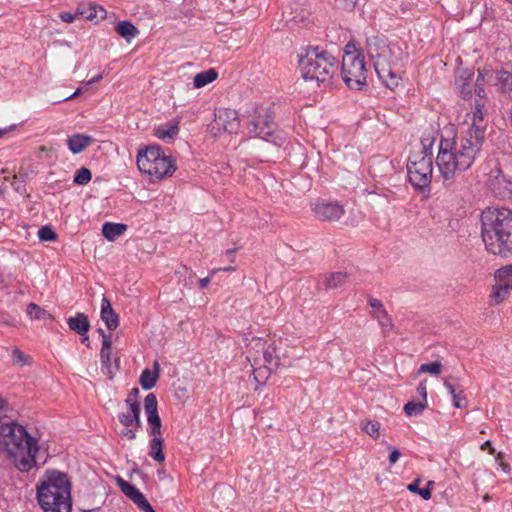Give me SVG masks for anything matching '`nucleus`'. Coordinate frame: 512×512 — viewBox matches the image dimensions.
<instances>
[{
	"label": "nucleus",
	"instance_id": "f257e3e1",
	"mask_svg": "<svg viewBox=\"0 0 512 512\" xmlns=\"http://www.w3.org/2000/svg\"><path fill=\"white\" fill-rule=\"evenodd\" d=\"M481 100L466 114L459 137H442L436 164L444 181H452L471 167L482 147L486 122Z\"/></svg>",
	"mask_w": 512,
	"mask_h": 512
},
{
	"label": "nucleus",
	"instance_id": "f03ea898",
	"mask_svg": "<svg viewBox=\"0 0 512 512\" xmlns=\"http://www.w3.org/2000/svg\"><path fill=\"white\" fill-rule=\"evenodd\" d=\"M481 236L490 253L512 255V210L504 207L485 209L481 213Z\"/></svg>",
	"mask_w": 512,
	"mask_h": 512
},
{
	"label": "nucleus",
	"instance_id": "7ed1b4c3",
	"mask_svg": "<svg viewBox=\"0 0 512 512\" xmlns=\"http://www.w3.org/2000/svg\"><path fill=\"white\" fill-rule=\"evenodd\" d=\"M0 446L5 449L20 471H29L38 464L36 441L24 426L14 421L1 424Z\"/></svg>",
	"mask_w": 512,
	"mask_h": 512
},
{
	"label": "nucleus",
	"instance_id": "20e7f679",
	"mask_svg": "<svg viewBox=\"0 0 512 512\" xmlns=\"http://www.w3.org/2000/svg\"><path fill=\"white\" fill-rule=\"evenodd\" d=\"M366 48L379 79L390 89L398 87L401 81L399 66L403 58L402 49L379 36L369 37Z\"/></svg>",
	"mask_w": 512,
	"mask_h": 512
},
{
	"label": "nucleus",
	"instance_id": "39448f33",
	"mask_svg": "<svg viewBox=\"0 0 512 512\" xmlns=\"http://www.w3.org/2000/svg\"><path fill=\"white\" fill-rule=\"evenodd\" d=\"M37 499L44 512H71V482L67 474L46 471L37 484Z\"/></svg>",
	"mask_w": 512,
	"mask_h": 512
},
{
	"label": "nucleus",
	"instance_id": "423d86ee",
	"mask_svg": "<svg viewBox=\"0 0 512 512\" xmlns=\"http://www.w3.org/2000/svg\"><path fill=\"white\" fill-rule=\"evenodd\" d=\"M286 350L277 347L275 341H268L260 337H253L247 345V360L253 368L254 378H267L272 369L289 365Z\"/></svg>",
	"mask_w": 512,
	"mask_h": 512
},
{
	"label": "nucleus",
	"instance_id": "0eeeda50",
	"mask_svg": "<svg viewBox=\"0 0 512 512\" xmlns=\"http://www.w3.org/2000/svg\"><path fill=\"white\" fill-rule=\"evenodd\" d=\"M302 76L307 81L316 82L318 85L330 83L337 70L336 58L320 47H310L299 60Z\"/></svg>",
	"mask_w": 512,
	"mask_h": 512
},
{
	"label": "nucleus",
	"instance_id": "6e6552de",
	"mask_svg": "<svg viewBox=\"0 0 512 512\" xmlns=\"http://www.w3.org/2000/svg\"><path fill=\"white\" fill-rule=\"evenodd\" d=\"M137 166L151 182L170 177L176 171L175 159L166 155L157 145H150L138 151Z\"/></svg>",
	"mask_w": 512,
	"mask_h": 512
},
{
	"label": "nucleus",
	"instance_id": "1a4fd4ad",
	"mask_svg": "<svg viewBox=\"0 0 512 512\" xmlns=\"http://www.w3.org/2000/svg\"><path fill=\"white\" fill-rule=\"evenodd\" d=\"M342 79L350 89L360 90L366 85V66L361 51L348 44L342 57Z\"/></svg>",
	"mask_w": 512,
	"mask_h": 512
},
{
	"label": "nucleus",
	"instance_id": "9d476101",
	"mask_svg": "<svg viewBox=\"0 0 512 512\" xmlns=\"http://www.w3.org/2000/svg\"><path fill=\"white\" fill-rule=\"evenodd\" d=\"M409 181L417 189H424L431 183L433 153H412L407 164Z\"/></svg>",
	"mask_w": 512,
	"mask_h": 512
},
{
	"label": "nucleus",
	"instance_id": "9b49d317",
	"mask_svg": "<svg viewBox=\"0 0 512 512\" xmlns=\"http://www.w3.org/2000/svg\"><path fill=\"white\" fill-rule=\"evenodd\" d=\"M482 82L492 85H500L503 92L509 93L512 96V71H494L488 68L478 70L475 92L480 98L484 97V88L482 87Z\"/></svg>",
	"mask_w": 512,
	"mask_h": 512
},
{
	"label": "nucleus",
	"instance_id": "f8f14e48",
	"mask_svg": "<svg viewBox=\"0 0 512 512\" xmlns=\"http://www.w3.org/2000/svg\"><path fill=\"white\" fill-rule=\"evenodd\" d=\"M240 127V121L236 110L219 108L215 111L214 120L208 125V131L219 137L223 133H236Z\"/></svg>",
	"mask_w": 512,
	"mask_h": 512
},
{
	"label": "nucleus",
	"instance_id": "ddd939ff",
	"mask_svg": "<svg viewBox=\"0 0 512 512\" xmlns=\"http://www.w3.org/2000/svg\"><path fill=\"white\" fill-rule=\"evenodd\" d=\"M158 402L155 394L149 393L144 400V409L147 415L149 425V434L152 436H161V419L157 411Z\"/></svg>",
	"mask_w": 512,
	"mask_h": 512
},
{
	"label": "nucleus",
	"instance_id": "4468645a",
	"mask_svg": "<svg viewBox=\"0 0 512 512\" xmlns=\"http://www.w3.org/2000/svg\"><path fill=\"white\" fill-rule=\"evenodd\" d=\"M312 210L323 221H336L344 214L343 207L338 203L316 202L312 204Z\"/></svg>",
	"mask_w": 512,
	"mask_h": 512
},
{
	"label": "nucleus",
	"instance_id": "2eb2a0df",
	"mask_svg": "<svg viewBox=\"0 0 512 512\" xmlns=\"http://www.w3.org/2000/svg\"><path fill=\"white\" fill-rule=\"evenodd\" d=\"M368 303L372 308L371 316L377 320L383 332H390L394 329V323L391 316L388 314L383 303L375 298L370 297Z\"/></svg>",
	"mask_w": 512,
	"mask_h": 512
},
{
	"label": "nucleus",
	"instance_id": "dca6fc26",
	"mask_svg": "<svg viewBox=\"0 0 512 512\" xmlns=\"http://www.w3.org/2000/svg\"><path fill=\"white\" fill-rule=\"evenodd\" d=\"M101 319L110 331L117 329L119 325V316L115 313L109 299L105 296L101 300Z\"/></svg>",
	"mask_w": 512,
	"mask_h": 512
},
{
	"label": "nucleus",
	"instance_id": "f3484780",
	"mask_svg": "<svg viewBox=\"0 0 512 512\" xmlns=\"http://www.w3.org/2000/svg\"><path fill=\"white\" fill-rule=\"evenodd\" d=\"M111 346V337H104V340L102 341V347L100 350V359L102 370L110 377V379H112L115 374V369L113 368L111 362Z\"/></svg>",
	"mask_w": 512,
	"mask_h": 512
},
{
	"label": "nucleus",
	"instance_id": "a211bd4d",
	"mask_svg": "<svg viewBox=\"0 0 512 512\" xmlns=\"http://www.w3.org/2000/svg\"><path fill=\"white\" fill-rule=\"evenodd\" d=\"M128 411L124 413H120L118 415L119 422L124 427H135L141 428L142 422L140 419V406H135L131 404V406H127Z\"/></svg>",
	"mask_w": 512,
	"mask_h": 512
},
{
	"label": "nucleus",
	"instance_id": "6ab92c4d",
	"mask_svg": "<svg viewBox=\"0 0 512 512\" xmlns=\"http://www.w3.org/2000/svg\"><path fill=\"white\" fill-rule=\"evenodd\" d=\"M67 324L73 332L81 336L87 334L90 329L88 316L81 312L77 313L75 316L69 317Z\"/></svg>",
	"mask_w": 512,
	"mask_h": 512
},
{
	"label": "nucleus",
	"instance_id": "aec40b11",
	"mask_svg": "<svg viewBox=\"0 0 512 512\" xmlns=\"http://www.w3.org/2000/svg\"><path fill=\"white\" fill-rule=\"evenodd\" d=\"M92 140V137L78 133L67 139V145L73 154H78L87 148L91 144Z\"/></svg>",
	"mask_w": 512,
	"mask_h": 512
},
{
	"label": "nucleus",
	"instance_id": "412c9836",
	"mask_svg": "<svg viewBox=\"0 0 512 512\" xmlns=\"http://www.w3.org/2000/svg\"><path fill=\"white\" fill-rule=\"evenodd\" d=\"M179 133V123L172 121L154 129V135L163 141H171Z\"/></svg>",
	"mask_w": 512,
	"mask_h": 512
},
{
	"label": "nucleus",
	"instance_id": "4be33fe9",
	"mask_svg": "<svg viewBox=\"0 0 512 512\" xmlns=\"http://www.w3.org/2000/svg\"><path fill=\"white\" fill-rule=\"evenodd\" d=\"M249 131L251 134L257 137L266 139L269 135L272 134L273 128L270 122L258 117L257 119L251 122L249 126Z\"/></svg>",
	"mask_w": 512,
	"mask_h": 512
},
{
	"label": "nucleus",
	"instance_id": "5701e85b",
	"mask_svg": "<svg viewBox=\"0 0 512 512\" xmlns=\"http://www.w3.org/2000/svg\"><path fill=\"white\" fill-rule=\"evenodd\" d=\"M154 371L145 369L140 375L139 382L143 389L149 390L156 385L159 377L160 366L158 362H154Z\"/></svg>",
	"mask_w": 512,
	"mask_h": 512
},
{
	"label": "nucleus",
	"instance_id": "b1692460",
	"mask_svg": "<svg viewBox=\"0 0 512 512\" xmlns=\"http://www.w3.org/2000/svg\"><path fill=\"white\" fill-rule=\"evenodd\" d=\"M127 225L121 223L106 222L102 226V234L108 241H115L124 234Z\"/></svg>",
	"mask_w": 512,
	"mask_h": 512
},
{
	"label": "nucleus",
	"instance_id": "393cba45",
	"mask_svg": "<svg viewBox=\"0 0 512 512\" xmlns=\"http://www.w3.org/2000/svg\"><path fill=\"white\" fill-rule=\"evenodd\" d=\"M509 293L510 289L508 287H506L502 282H496V284L492 287V291L489 296V305H499L508 297Z\"/></svg>",
	"mask_w": 512,
	"mask_h": 512
},
{
	"label": "nucleus",
	"instance_id": "a878e982",
	"mask_svg": "<svg viewBox=\"0 0 512 512\" xmlns=\"http://www.w3.org/2000/svg\"><path fill=\"white\" fill-rule=\"evenodd\" d=\"M149 455L157 462L165 461V454L163 452V439L161 436H153L149 443Z\"/></svg>",
	"mask_w": 512,
	"mask_h": 512
},
{
	"label": "nucleus",
	"instance_id": "bb28decb",
	"mask_svg": "<svg viewBox=\"0 0 512 512\" xmlns=\"http://www.w3.org/2000/svg\"><path fill=\"white\" fill-rule=\"evenodd\" d=\"M115 30L117 34L123 37L127 42H130L131 39L135 38L139 34L138 29L129 21L119 22L116 25Z\"/></svg>",
	"mask_w": 512,
	"mask_h": 512
},
{
	"label": "nucleus",
	"instance_id": "cd10ccee",
	"mask_svg": "<svg viewBox=\"0 0 512 512\" xmlns=\"http://www.w3.org/2000/svg\"><path fill=\"white\" fill-rule=\"evenodd\" d=\"M472 79V73L468 70H459L456 78V85L460 90V93L465 97L471 93L470 81Z\"/></svg>",
	"mask_w": 512,
	"mask_h": 512
},
{
	"label": "nucleus",
	"instance_id": "c85d7f7f",
	"mask_svg": "<svg viewBox=\"0 0 512 512\" xmlns=\"http://www.w3.org/2000/svg\"><path fill=\"white\" fill-rule=\"evenodd\" d=\"M347 277L345 272H333L325 275L324 283L328 289H335L344 285Z\"/></svg>",
	"mask_w": 512,
	"mask_h": 512
},
{
	"label": "nucleus",
	"instance_id": "c756f323",
	"mask_svg": "<svg viewBox=\"0 0 512 512\" xmlns=\"http://www.w3.org/2000/svg\"><path fill=\"white\" fill-rule=\"evenodd\" d=\"M217 76L218 73L214 69H208L206 71L200 72L194 77V86L195 88H202L216 80Z\"/></svg>",
	"mask_w": 512,
	"mask_h": 512
},
{
	"label": "nucleus",
	"instance_id": "7c9ffc66",
	"mask_svg": "<svg viewBox=\"0 0 512 512\" xmlns=\"http://www.w3.org/2000/svg\"><path fill=\"white\" fill-rule=\"evenodd\" d=\"M495 281L502 282L506 287L512 290V265L498 269L495 273Z\"/></svg>",
	"mask_w": 512,
	"mask_h": 512
},
{
	"label": "nucleus",
	"instance_id": "2f4dec72",
	"mask_svg": "<svg viewBox=\"0 0 512 512\" xmlns=\"http://www.w3.org/2000/svg\"><path fill=\"white\" fill-rule=\"evenodd\" d=\"M27 314L31 319L34 320H46V319H52V315L46 311L45 309L41 308L35 303H30L27 306Z\"/></svg>",
	"mask_w": 512,
	"mask_h": 512
},
{
	"label": "nucleus",
	"instance_id": "473e14b6",
	"mask_svg": "<svg viewBox=\"0 0 512 512\" xmlns=\"http://www.w3.org/2000/svg\"><path fill=\"white\" fill-rule=\"evenodd\" d=\"M361 428L371 438L379 439V437H380V423L379 422L366 419L361 422Z\"/></svg>",
	"mask_w": 512,
	"mask_h": 512
},
{
	"label": "nucleus",
	"instance_id": "72a5a7b5",
	"mask_svg": "<svg viewBox=\"0 0 512 512\" xmlns=\"http://www.w3.org/2000/svg\"><path fill=\"white\" fill-rule=\"evenodd\" d=\"M176 275H178L179 279L183 282L184 287H191L195 276V273L192 270L186 266H182L176 271Z\"/></svg>",
	"mask_w": 512,
	"mask_h": 512
},
{
	"label": "nucleus",
	"instance_id": "f704fd0d",
	"mask_svg": "<svg viewBox=\"0 0 512 512\" xmlns=\"http://www.w3.org/2000/svg\"><path fill=\"white\" fill-rule=\"evenodd\" d=\"M426 407L425 402H414L410 401L404 406V411L407 416H418L421 415Z\"/></svg>",
	"mask_w": 512,
	"mask_h": 512
},
{
	"label": "nucleus",
	"instance_id": "c9c22d12",
	"mask_svg": "<svg viewBox=\"0 0 512 512\" xmlns=\"http://www.w3.org/2000/svg\"><path fill=\"white\" fill-rule=\"evenodd\" d=\"M419 484L420 480L417 479L410 483L407 488L410 492L419 494L423 499L429 500L431 498V490L429 488H420Z\"/></svg>",
	"mask_w": 512,
	"mask_h": 512
},
{
	"label": "nucleus",
	"instance_id": "e433bc0d",
	"mask_svg": "<svg viewBox=\"0 0 512 512\" xmlns=\"http://www.w3.org/2000/svg\"><path fill=\"white\" fill-rule=\"evenodd\" d=\"M434 141H435V137L432 133H428L427 135L423 134L421 137L422 148L420 151H417L416 153H421V154H428V152L433 153L432 146L434 144Z\"/></svg>",
	"mask_w": 512,
	"mask_h": 512
},
{
	"label": "nucleus",
	"instance_id": "4c0bfd02",
	"mask_svg": "<svg viewBox=\"0 0 512 512\" xmlns=\"http://www.w3.org/2000/svg\"><path fill=\"white\" fill-rule=\"evenodd\" d=\"M92 174L88 168L78 169L74 176V182L79 185H85L91 180Z\"/></svg>",
	"mask_w": 512,
	"mask_h": 512
},
{
	"label": "nucleus",
	"instance_id": "58836bf2",
	"mask_svg": "<svg viewBox=\"0 0 512 512\" xmlns=\"http://www.w3.org/2000/svg\"><path fill=\"white\" fill-rule=\"evenodd\" d=\"M442 365L440 362L425 363L419 367L418 373H430L432 375H439Z\"/></svg>",
	"mask_w": 512,
	"mask_h": 512
},
{
	"label": "nucleus",
	"instance_id": "ea45409f",
	"mask_svg": "<svg viewBox=\"0 0 512 512\" xmlns=\"http://www.w3.org/2000/svg\"><path fill=\"white\" fill-rule=\"evenodd\" d=\"M38 236L42 241H53L56 239V233L48 226L39 229Z\"/></svg>",
	"mask_w": 512,
	"mask_h": 512
},
{
	"label": "nucleus",
	"instance_id": "a19ab883",
	"mask_svg": "<svg viewBox=\"0 0 512 512\" xmlns=\"http://www.w3.org/2000/svg\"><path fill=\"white\" fill-rule=\"evenodd\" d=\"M118 485L121 488V491L130 498L134 492H136L137 488L122 478H118Z\"/></svg>",
	"mask_w": 512,
	"mask_h": 512
},
{
	"label": "nucleus",
	"instance_id": "79ce46f5",
	"mask_svg": "<svg viewBox=\"0 0 512 512\" xmlns=\"http://www.w3.org/2000/svg\"><path fill=\"white\" fill-rule=\"evenodd\" d=\"M78 14L85 16L88 20H93L98 16L95 6H89L87 9H78Z\"/></svg>",
	"mask_w": 512,
	"mask_h": 512
},
{
	"label": "nucleus",
	"instance_id": "37998d69",
	"mask_svg": "<svg viewBox=\"0 0 512 512\" xmlns=\"http://www.w3.org/2000/svg\"><path fill=\"white\" fill-rule=\"evenodd\" d=\"M138 395H139V389L133 388L130 393L128 394L127 398L125 399V404L127 406H131V404L135 406H140L138 402Z\"/></svg>",
	"mask_w": 512,
	"mask_h": 512
},
{
	"label": "nucleus",
	"instance_id": "c03bdc74",
	"mask_svg": "<svg viewBox=\"0 0 512 512\" xmlns=\"http://www.w3.org/2000/svg\"><path fill=\"white\" fill-rule=\"evenodd\" d=\"M136 505L143 512H155L149 502L146 500L145 496H142L138 501H136Z\"/></svg>",
	"mask_w": 512,
	"mask_h": 512
},
{
	"label": "nucleus",
	"instance_id": "a18cd8bd",
	"mask_svg": "<svg viewBox=\"0 0 512 512\" xmlns=\"http://www.w3.org/2000/svg\"><path fill=\"white\" fill-rule=\"evenodd\" d=\"M138 428H135V427H125L122 431H121V435L128 439V440H133L136 438V430Z\"/></svg>",
	"mask_w": 512,
	"mask_h": 512
},
{
	"label": "nucleus",
	"instance_id": "49530a36",
	"mask_svg": "<svg viewBox=\"0 0 512 512\" xmlns=\"http://www.w3.org/2000/svg\"><path fill=\"white\" fill-rule=\"evenodd\" d=\"M417 393L422 397L423 402L426 403L427 399V380H423L420 382L417 387Z\"/></svg>",
	"mask_w": 512,
	"mask_h": 512
},
{
	"label": "nucleus",
	"instance_id": "de8ad7c7",
	"mask_svg": "<svg viewBox=\"0 0 512 512\" xmlns=\"http://www.w3.org/2000/svg\"><path fill=\"white\" fill-rule=\"evenodd\" d=\"M77 15H79V14L78 13L73 14L70 12H62V13H60L59 17L62 21L66 22V23H72L77 18Z\"/></svg>",
	"mask_w": 512,
	"mask_h": 512
},
{
	"label": "nucleus",
	"instance_id": "09e8293b",
	"mask_svg": "<svg viewBox=\"0 0 512 512\" xmlns=\"http://www.w3.org/2000/svg\"><path fill=\"white\" fill-rule=\"evenodd\" d=\"M452 398H453V405L456 408H462V407L465 406L466 400H465V398L461 394L457 393Z\"/></svg>",
	"mask_w": 512,
	"mask_h": 512
},
{
	"label": "nucleus",
	"instance_id": "8fccbe9b",
	"mask_svg": "<svg viewBox=\"0 0 512 512\" xmlns=\"http://www.w3.org/2000/svg\"><path fill=\"white\" fill-rule=\"evenodd\" d=\"M13 358L16 362H20L25 364L28 360V356L22 353L20 350L16 349L13 351Z\"/></svg>",
	"mask_w": 512,
	"mask_h": 512
},
{
	"label": "nucleus",
	"instance_id": "3c124183",
	"mask_svg": "<svg viewBox=\"0 0 512 512\" xmlns=\"http://www.w3.org/2000/svg\"><path fill=\"white\" fill-rule=\"evenodd\" d=\"M400 455L401 454L398 449L392 448L388 457L390 464H395L399 460Z\"/></svg>",
	"mask_w": 512,
	"mask_h": 512
},
{
	"label": "nucleus",
	"instance_id": "603ef678",
	"mask_svg": "<svg viewBox=\"0 0 512 512\" xmlns=\"http://www.w3.org/2000/svg\"><path fill=\"white\" fill-rule=\"evenodd\" d=\"M217 492L233 496V491L230 487H216L213 495H215Z\"/></svg>",
	"mask_w": 512,
	"mask_h": 512
},
{
	"label": "nucleus",
	"instance_id": "864d4df0",
	"mask_svg": "<svg viewBox=\"0 0 512 512\" xmlns=\"http://www.w3.org/2000/svg\"><path fill=\"white\" fill-rule=\"evenodd\" d=\"M211 282V277H206V278H202L199 280V288L200 289H205L209 283Z\"/></svg>",
	"mask_w": 512,
	"mask_h": 512
},
{
	"label": "nucleus",
	"instance_id": "5fc2aeb1",
	"mask_svg": "<svg viewBox=\"0 0 512 512\" xmlns=\"http://www.w3.org/2000/svg\"><path fill=\"white\" fill-rule=\"evenodd\" d=\"M488 449L489 450V453L490 454H493L494 453V448L491 446V442L490 441H486L484 442L482 445H481V450H486Z\"/></svg>",
	"mask_w": 512,
	"mask_h": 512
},
{
	"label": "nucleus",
	"instance_id": "6e6d98bb",
	"mask_svg": "<svg viewBox=\"0 0 512 512\" xmlns=\"http://www.w3.org/2000/svg\"><path fill=\"white\" fill-rule=\"evenodd\" d=\"M142 496L144 495L137 489L129 499L136 504V501H138Z\"/></svg>",
	"mask_w": 512,
	"mask_h": 512
},
{
	"label": "nucleus",
	"instance_id": "4d7b16f0",
	"mask_svg": "<svg viewBox=\"0 0 512 512\" xmlns=\"http://www.w3.org/2000/svg\"><path fill=\"white\" fill-rule=\"evenodd\" d=\"M218 271H224V272L235 271V267L229 266V267H225V268L213 269L211 271V275L213 276Z\"/></svg>",
	"mask_w": 512,
	"mask_h": 512
},
{
	"label": "nucleus",
	"instance_id": "13d9d810",
	"mask_svg": "<svg viewBox=\"0 0 512 512\" xmlns=\"http://www.w3.org/2000/svg\"><path fill=\"white\" fill-rule=\"evenodd\" d=\"M83 91H84V87H78L76 89V91L72 95L66 97L65 100L75 98V97L79 96L81 93H83Z\"/></svg>",
	"mask_w": 512,
	"mask_h": 512
},
{
	"label": "nucleus",
	"instance_id": "bf43d9fd",
	"mask_svg": "<svg viewBox=\"0 0 512 512\" xmlns=\"http://www.w3.org/2000/svg\"><path fill=\"white\" fill-rule=\"evenodd\" d=\"M444 385L452 397L457 394L452 384H450L449 382H445Z\"/></svg>",
	"mask_w": 512,
	"mask_h": 512
},
{
	"label": "nucleus",
	"instance_id": "052dcab7",
	"mask_svg": "<svg viewBox=\"0 0 512 512\" xmlns=\"http://www.w3.org/2000/svg\"><path fill=\"white\" fill-rule=\"evenodd\" d=\"M103 78V75L102 74H99L93 78H91L89 81L86 82V85H91L93 83H96L98 81H100L101 79Z\"/></svg>",
	"mask_w": 512,
	"mask_h": 512
},
{
	"label": "nucleus",
	"instance_id": "680f3d73",
	"mask_svg": "<svg viewBox=\"0 0 512 512\" xmlns=\"http://www.w3.org/2000/svg\"><path fill=\"white\" fill-rule=\"evenodd\" d=\"M304 18H305L304 16H300V17H298L297 15H295V16L291 17V19H290V20L295 21V22H298V21H303V20H304Z\"/></svg>",
	"mask_w": 512,
	"mask_h": 512
},
{
	"label": "nucleus",
	"instance_id": "e2e57ef3",
	"mask_svg": "<svg viewBox=\"0 0 512 512\" xmlns=\"http://www.w3.org/2000/svg\"><path fill=\"white\" fill-rule=\"evenodd\" d=\"M82 343L86 344L87 346H89V337L87 336V334H85L84 336H82Z\"/></svg>",
	"mask_w": 512,
	"mask_h": 512
},
{
	"label": "nucleus",
	"instance_id": "0e129e2a",
	"mask_svg": "<svg viewBox=\"0 0 512 512\" xmlns=\"http://www.w3.org/2000/svg\"><path fill=\"white\" fill-rule=\"evenodd\" d=\"M98 333L102 336V341L104 340V337H111L110 335L105 334L101 328L98 329Z\"/></svg>",
	"mask_w": 512,
	"mask_h": 512
},
{
	"label": "nucleus",
	"instance_id": "69168bd1",
	"mask_svg": "<svg viewBox=\"0 0 512 512\" xmlns=\"http://www.w3.org/2000/svg\"><path fill=\"white\" fill-rule=\"evenodd\" d=\"M256 355L260 358V361H261V367H263L262 351H259Z\"/></svg>",
	"mask_w": 512,
	"mask_h": 512
},
{
	"label": "nucleus",
	"instance_id": "338daca9",
	"mask_svg": "<svg viewBox=\"0 0 512 512\" xmlns=\"http://www.w3.org/2000/svg\"><path fill=\"white\" fill-rule=\"evenodd\" d=\"M226 253L229 255V256H233V253H234V250L231 249V250H227Z\"/></svg>",
	"mask_w": 512,
	"mask_h": 512
},
{
	"label": "nucleus",
	"instance_id": "774afa93",
	"mask_svg": "<svg viewBox=\"0 0 512 512\" xmlns=\"http://www.w3.org/2000/svg\"><path fill=\"white\" fill-rule=\"evenodd\" d=\"M6 132V129H0V137H2Z\"/></svg>",
	"mask_w": 512,
	"mask_h": 512
}]
</instances>
